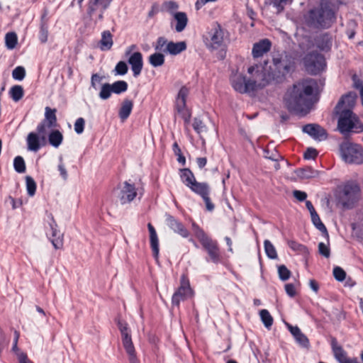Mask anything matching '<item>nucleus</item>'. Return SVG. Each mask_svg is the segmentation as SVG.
Segmentation results:
<instances>
[{"label":"nucleus","instance_id":"obj_49","mask_svg":"<svg viewBox=\"0 0 363 363\" xmlns=\"http://www.w3.org/2000/svg\"><path fill=\"white\" fill-rule=\"evenodd\" d=\"M279 277L281 281H286L291 277V271L285 265L278 267Z\"/></svg>","mask_w":363,"mask_h":363},{"label":"nucleus","instance_id":"obj_59","mask_svg":"<svg viewBox=\"0 0 363 363\" xmlns=\"http://www.w3.org/2000/svg\"><path fill=\"white\" fill-rule=\"evenodd\" d=\"M117 325L122 335L125 334H130L129 328L126 322L118 319L117 321Z\"/></svg>","mask_w":363,"mask_h":363},{"label":"nucleus","instance_id":"obj_36","mask_svg":"<svg viewBox=\"0 0 363 363\" xmlns=\"http://www.w3.org/2000/svg\"><path fill=\"white\" fill-rule=\"evenodd\" d=\"M311 217L313 224L322 233L323 235L328 240L329 235L327 228L321 221L318 214L317 213H313V214L311 215Z\"/></svg>","mask_w":363,"mask_h":363},{"label":"nucleus","instance_id":"obj_46","mask_svg":"<svg viewBox=\"0 0 363 363\" xmlns=\"http://www.w3.org/2000/svg\"><path fill=\"white\" fill-rule=\"evenodd\" d=\"M26 190L28 196H33L36 191V183L35 180L30 176H26Z\"/></svg>","mask_w":363,"mask_h":363},{"label":"nucleus","instance_id":"obj_1","mask_svg":"<svg viewBox=\"0 0 363 363\" xmlns=\"http://www.w3.org/2000/svg\"><path fill=\"white\" fill-rule=\"evenodd\" d=\"M315 84L313 79H304L295 83L287 90L284 101L289 111L303 115L309 113L313 105Z\"/></svg>","mask_w":363,"mask_h":363},{"label":"nucleus","instance_id":"obj_57","mask_svg":"<svg viewBox=\"0 0 363 363\" xmlns=\"http://www.w3.org/2000/svg\"><path fill=\"white\" fill-rule=\"evenodd\" d=\"M167 40L164 37H159L157 40L156 45L155 46V50L159 52L163 51L166 52V49H163L164 46L167 47Z\"/></svg>","mask_w":363,"mask_h":363},{"label":"nucleus","instance_id":"obj_42","mask_svg":"<svg viewBox=\"0 0 363 363\" xmlns=\"http://www.w3.org/2000/svg\"><path fill=\"white\" fill-rule=\"evenodd\" d=\"M259 315L264 325L267 328H271L273 324V318L270 315L269 312L266 309H262L259 311Z\"/></svg>","mask_w":363,"mask_h":363},{"label":"nucleus","instance_id":"obj_54","mask_svg":"<svg viewBox=\"0 0 363 363\" xmlns=\"http://www.w3.org/2000/svg\"><path fill=\"white\" fill-rule=\"evenodd\" d=\"M333 276L337 281H342L346 277V273L340 267H335L333 269Z\"/></svg>","mask_w":363,"mask_h":363},{"label":"nucleus","instance_id":"obj_25","mask_svg":"<svg viewBox=\"0 0 363 363\" xmlns=\"http://www.w3.org/2000/svg\"><path fill=\"white\" fill-rule=\"evenodd\" d=\"M315 43L318 48L324 52H328L332 47V38L328 33L318 35L315 39Z\"/></svg>","mask_w":363,"mask_h":363},{"label":"nucleus","instance_id":"obj_5","mask_svg":"<svg viewBox=\"0 0 363 363\" xmlns=\"http://www.w3.org/2000/svg\"><path fill=\"white\" fill-rule=\"evenodd\" d=\"M273 67H269L274 83H281L286 79V75L294 69L295 62L291 55L284 53H278L273 56Z\"/></svg>","mask_w":363,"mask_h":363},{"label":"nucleus","instance_id":"obj_12","mask_svg":"<svg viewBox=\"0 0 363 363\" xmlns=\"http://www.w3.org/2000/svg\"><path fill=\"white\" fill-rule=\"evenodd\" d=\"M137 196V189L134 184L125 181L118 186L117 199L122 205L130 203Z\"/></svg>","mask_w":363,"mask_h":363},{"label":"nucleus","instance_id":"obj_14","mask_svg":"<svg viewBox=\"0 0 363 363\" xmlns=\"http://www.w3.org/2000/svg\"><path fill=\"white\" fill-rule=\"evenodd\" d=\"M188 94L189 89L184 86H182L178 93L175 105L177 112L181 114L185 123H189L191 118V113L186 107V99Z\"/></svg>","mask_w":363,"mask_h":363},{"label":"nucleus","instance_id":"obj_39","mask_svg":"<svg viewBox=\"0 0 363 363\" xmlns=\"http://www.w3.org/2000/svg\"><path fill=\"white\" fill-rule=\"evenodd\" d=\"M113 93L120 94L128 90V83L123 80H118L111 84Z\"/></svg>","mask_w":363,"mask_h":363},{"label":"nucleus","instance_id":"obj_47","mask_svg":"<svg viewBox=\"0 0 363 363\" xmlns=\"http://www.w3.org/2000/svg\"><path fill=\"white\" fill-rule=\"evenodd\" d=\"M112 92L111 84L106 83L101 86L99 96L101 99L106 100L110 98Z\"/></svg>","mask_w":363,"mask_h":363},{"label":"nucleus","instance_id":"obj_23","mask_svg":"<svg viewBox=\"0 0 363 363\" xmlns=\"http://www.w3.org/2000/svg\"><path fill=\"white\" fill-rule=\"evenodd\" d=\"M131 66V69L135 77H138L143 67V55L140 52H133L128 60Z\"/></svg>","mask_w":363,"mask_h":363},{"label":"nucleus","instance_id":"obj_52","mask_svg":"<svg viewBox=\"0 0 363 363\" xmlns=\"http://www.w3.org/2000/svg\"><path fill=\"white\" fill-rule=\"evenodd\" d=\"M264 157L272 161H278L281 158V155L276 150L270 151L268 149L264 150Z\"/></svg>","mask_w":363,"mask_h":363},{"label":"nucleus","instance_id":"obj_40","mask_svg":"<svg viewBox=\"0 0 363 363\" xmlns=\"http://www.w3.org/2000/svg\"><path fill=\"white\" fill-rule=\"evenodd\" d=\"M46 16V13L42 16L40 30L39 33V40L42 43H45L48 40V30L46 21L44 20Z\"/></svg>","mask_w":363,"mask_h":363},{"label":"nucleus","instance_id":"obj_51","mask_svg":"<svg viewBox=\"0 0 363 363\" xmlns=\"http://www.w3.org/2000/svg\"><path fill=\"white\" fill-rule=\"evenodd\" d=\"M163 6L166 11L169 12L172 16L177 13V10L179 8V5L174 1H167L163 3Z\"/></svg>","mask_w":363,"mask_h":363},{"label":"nucleus","instance_id":"obj_24","mask_svg":"<svg viewBox=\"0 0 363 363\" xmlns=\"http://www.w3.org/2000/svg\"><path fill=\"white\" fill-rule=\"evenodd\" d=\"M172 20L170 23L173 26L175 23L174 29L177 33L182 32L186 27L188 23V17L185 12L179 11L172 15Z\"/></svg>","mask_w":363,"mask_h":363},{"label":"nucleus","instance_id":"obj_31","mask_svg":"<svg viewBox=\"0 0 363 363\" xmlns=\"http://www.w3.org/2000/svg\"><path fill=\"white\" fill-rule=\"evenodd\" d=\"M186 49V44L184 41L169 42L167 44L166 52L172 55H177Z\"/></svg>","mask_w":363,"mask_h":363},{"label":"nucleus","instance_id":"obj_27","mask_svg":"<svg viewBox=\"0 0 363 363\" xmlns=\"http://www.w3.org/2000/svg\"><path fill=\"white\" fill-rule=\"evenodd\" d=\"M210 191H211V188H210L208 184H206L204 186H203L201 189H200L195 194L200 196L203 199V200L206 204V208L207 211H212L214 209L215 206L211 201V199L209 196Z\"/></svg>","mask_w":363,"mask_h":363},{"label":"nucleus","instance_id":"obj_28","mask_svg":"<svg viewBox=\"0 0 363 363\" xmlns=\"http://www.w3.org/2000/svg\"><path fill=\"white\" fill-rule=\"evenodd\" d=\"M210 191H211V188H210L208 184H206L204 186H203L201 189H200L195 194L200 196L203 199V200L206 204V208L207 211H212L214 209L215 206L211 201V199L209 196Z\"/></svg>","mask_w":363,"mask_h":363},{"label":"nucleus","instance_id":"obj_21","mask_svg":"<svg viewBox=\"0 0 363 363\" xmlns=\"http://www.w3.org/2000/svg\"><path fill=\"white\" fill-rule=\"evenodd\" d=\"M271 47L272 43L269 39L260 40L253 45L252 55L254 58L261 57L270 50Z\"/></svg>","mask_w":363,"mask_h":363},{"label":"nucleus","instance_id":"obj_34","mask_svg":"<svg viewBox=\"0 0 363 363\" xmlns=\"http://www.w3.org/2000/svg\"><path fill=\"white\" fill-rule=\"evenodd\" d=\"M112 0H89L87 13L92 16L94 12L96 10L97 5H101L104 10H106L110 5Z\"/></svg>","mask_w":363,"mask_h":363},{"label":"nucleus","instance_id":"obj_50","mask_svg":"<svg viewBox=\"0 0 363 363\" xmlns=\"http://www.w3.org/2000/svg\"><path fill=\"white\" fill-rule=\"evenodd\" d=\"M26 76V70L23 67H16L12 72V77L14 79L21 81Z\"/></svg>","mask_w":363,"mask_h":363},{"label":"nucleus","instance_id":"obj_63","mask_svg":"<svg viewBox=\"0 0 363 363\" xmlns=\"http://www.w3.org/2000/svg\"><path fill=\"white\" fill-rule=\"evenodd\" d=\"M58 170L63 179L66 180L68 177V174L66 170L65 166L63 163L62 157H60V163L58 164Z\"/></svg>","mask_w":363,"mask_h":363},{"label":"nucleus","instance_id":"obj_44","mask_svg":"<svg viewBox=\"0 0 363 363\" xmlns=\"http://www.w3.org/2000/svg\"><path fill=\"white\" fill-rule=\"evenodd\" d=\"M192 126L194 130L200 135L208 131L206 125L199 118H194Z\"/></svg>","mask_w":363,"mask_h":363},{"label":"nucleus","instance_id":"obj_13","mask_svg":"<svg viewBox=\"0 0 363 363\" xmlns=\"http://www.w3.org/2000/svg\"><path fill=\"white\" fill-rule=\"evenodd\" d=\"M45 111V118L38 125L36 128L39 134H45L47 128H54L57 126V110L47 106Z\"/></svg>","mask_w":363,"mask_h":363},{"label":"nucleus","instance_id":"obj_55","mask_svg":"<svg viewBox=\"0 0 363 363\" xmlns=\"http://www.w3.org/2000/svg\"><path fill=\"white\" fill-rule=\"evenodd\" d=\"M128 66L123 61H120L117 63L115 67V71L117 74L124 75L128 72Z\"/></svg>","mask_w":363,"mask_h":363},{"label":"nucleus","instance_id":"obj_61","mask_svg":"<svg viewBox=\"0 0 363 363\" xmlns=\"http://www.w3.org/2000/svg\"><path fill=\"white\" fill-rule=\"evenodd\" d=\"M288 245L294 251L298 252H302L306 248L303 245H301L294 240H289Z\"/></svg>","mask_w":363,"mask_h":363},{"label":"nucleus","instance_id":"obj_15","mask_svg":"<svg viewBox=\"0 0 363 363\" xmlns=\"http://www.w3.org/2000/svg\"><path fill=\"white\" fill-rule=\"evenodd\" d=\"M179 171L182 182L194 193L198 191L207 184L206 182H197L194 173L189 168L181 169Z\"/></svg>","mask_w":363,"mask_h":363},{"label":"nucleus","instance_id":"obj_20","mask_svg":"<svg viewBox=\"0 0 363 363\" xmlns=\"http://www.w3.org/2000/svg\"><path fill=\"white\" fill-rule=\"evenodd\" d=\"M50 222L49 223L51 237L50 238L53 247L56 249H61L63 246V235L57 229V224L52 214L50 215Z\"/></svg>","mask_w":363,"mask_h":363},{"label":"nucleus","instance_id":"obj_17","mask_svg":"<svg viewBox=\"0 0 363 363\" xmlns=\"http://www.w3.org/2000/svg\"><path fill=\"white\" fill-rule=\"evenodd\" d=\"M302 130L313 139L321 141L328 138L326 130L318 124L309 123L303 126Z\"/></svg>","mask_w":363,"mask_h":363},{"label":"nucleus","instance_id":"obj_16","mask_svg":"<svg viewBox=\"0 0 363 363\" xmlns=\"http://www.w3.org/2000/svg\"><path fill=\"white\" fill-rule=\"evenodd\" d=\"M230 84L233 88L240 94L250 93L252 91V86L250 85L249 79L239 73L234 74L231 76Z\"/></svg>","mask_w":363,"mask_h":363},{"label":"nucleus","instance_id":"obj_6","mask_svg":"<svg viewBox=\"0 0 363 363\" xmlns=\"http://www.w3.org/2000/svg\"><path fill=\"white\" fill-rule=\"evenodd\" d=\"M192 230L195 237L199 240L203 248L207 252L209 259L206 258V261L211 260L215 264L220 262L221 256L218 242L210 238L204 230L195 222L191 224Z\"/></svg>","mask_w":363,"mask_h":363},{"label":"nucleus","instance_id":"obj_10","mask_svg":"<svg viewBox=\"0 0 363 363\" xmlns=\"http://www.w3.org/2000/svg\"><path fill=\"white\" fill-rule=\"evenodd\" d=\"M193 294L194 291L191 288L188 277L186 274H182L180 277V285L172 297V306L179 308L181 301L191 298Z\"/></svg>","mask_w":363,"mask_h":363},{"label":"nucleus","instance_id":"obj_45","mask_svg":"<svg viewBox=\"0 0 363 363\" xmlns=\"http://www.w3.org/2000/svg\"><path fill=\"white\" fill-rule=\"evenodd\" d=\"M13 167L18 173H24L26 172V164L21 156H17L13 160Z\"/></svg>","mask_w":363,"mask_h":363},{"label":"nucleus","instance_id":"obj_53","mask_svg":"<svg viewBox=\"0 0 363 363\" xmlns=\"http://www.w3.org/2000/svg\"><path fill=\"white\" fill-rule=\"evenodd\" d=\"M294 339L301 347L304 348H308L310 347L308 338L302 332Z\"/></svg>","mask_w":363,"mask_h":363},{"label":"nucleus","instance_id":"obj_22","mask_svg":"<svg viewBox=\"0 0 363 363\" xmlns=\"http://www.w3.org/2000/svg\"><path fill=\"white\" fill-rule=\"evenodd\" d=\"M357 99L356 93L350 91L343 95L336 105L335 110L350 109L352 111Z\"/></svg>","mask_w":363,"mask_h":363},{"label":"nucleus","instance_id":"obj_58","mask_svg":"<svg viewBox=\"0 0 363 363\" xmlns=\"http://www.w3.org/2000/svg\"><path fill=\"white\" fill-rule=\"evenodd\" d=\"M117 325L122 335L125 334H130L129 328L126 322L118 319L117 321Z\"/></svg>","mask_w":363,"mask_h":363},{"label":"nucleus","instance_id":"obj_4","mask_svg":"<svg viewBox=\"0 0 363 363\" xmlns=\"http://www.w3.org/2000/svg\"><path fill=\"white\" fill-rule=\"evenodd\" d=\"M360 196L361 189L358 183L355 181L350 180L339 187L337 200L338 203L342 206L343 208L351 209L359 201Z\"/></svg>","mask_w":363,"mask_h":363},{"label":"nucleus","instance_id":"obj_43","mask_svg":"<svg viewBox=\"0 0 363 363\" xmlns=\"http://www.w3.org/2000/svg\"><path fill=\"white\" fill-rule=\"evenodd\" d=\"M264 250L267 257L270 259H274L277 258V253L274 246L272 243L268 240H265L264 242Z\"/></svg>","mask_w":363,"mask_h":363},{"label":"nucleus","instance_id":"obj_62","mask_svg":"<svg viewBox=\"0 0 363 363\" xmlns=\"http://www.w3.org/2000/svg\"><path fill=\"white\" fill-rule=\"evenodd\" d=\"M318 155V152L315 149L312 147L307 148L304 152L303 157L306 160H314Z\"/></svg>","mask_w":363,"mask_h":363},{"label":"nucleus","instance_id":"obj_37","mask_svg":"<svg viewBox=\"0 0 363 363\" xmlns=\"http://www.w3.org/2000/svg\"><path fill=\"white\" fill-rule=\"evenodd\" d=\"M122 342L125 352L128 355L135 353V350L132 341L130 334H125V335H122Z\"/></svg>","mask_w":363,"mask_h":363},{"label":"nucleus","instance_id":"obj_7","mask_svg":"<svg viewBox=\"0 0 363 363\" xmlns=\"http://www.w3.org/2000/svg\"><path fill=\"white\" fill-rule=\"evenodd\" d=\"M247 72L251 75L249 82L252 86V91L262 89L270 83L274 82V78L271 72L262 66L257 65L251 66L248 68Z\"/></svg>","mask_w":363,"mask_h":363},{"label":"nucleus","instance_id":"obj_9","mask_svg":"<svg viewBox=\"0 0 363 363\" xmlns=\"http://www.w3.org/2000/svg\"><path fill=\"white\" fill-rule=\"evenodd\" d=\"M303 62L307 72L313 75L319 74L325 67L324 56L317 51L307 53L303 57Z\"/></svg>","mask_w":363,"mask_h":363},{"label":"nucleus","instance_id":"obj_33","mask_svg":"<svg viewBox=\"0 0 363 363\" xmlns=\"http://www.w3.org/2000/svg\"><path fill=\"white\" fill-rule=\"evenodd\" d=\"M101 50H109L113 44V35L109 30H105L101 33V39L99 43Z\"/></svg>","mask_w":363,"mask_h":363},{"label":"nucleus","instance_id":"obj_56","mask_svg":"<svg viewBox=\"0 0 363 363\" xmlns=\"http://www.w3.org/2000/svg\"><path fill=\"white\" fill-rule=\"evenodd\" d=\"M85 121L83 118H78L74 123V131L77 134H82L84 132Z\"/></svg>","mask_w":363,"mask_h":363},{"label":"nucleus","instance_id":"obj_11","mask_svg":"<svg viewBox=\"0 0 363 363\" xmlns=\"http://www.w3.org/2000/svg\"><path fill=\"white\" fill-rule=\"evenodd\" d=\"M206 44L213 50H217L224 45V30L219 24L214 25L207 33Z\"/></svg>","mask_w":363,"mask_h":363},{"label":"nucleus","instance_id":"obj_18","mask_svg":"<svg viewBox=\"0 0 363 363\" xmlns=\"http://www.w3.org/2000/svg\"><path fill=\"white\" fill-rule=\"evenodd\" d=\"M166 224L175 233L179 234L182 238H186L189 236V231L184 226V225L174 216L167 214L166 215Z\"/></svg>","mask_w":363,"mask_h":363},{"label":"nucleus","instance_id":"obj_26","mask_svg":"<svg viewBox=\"0 0 363 363\" xmlns=\"http://www.w3.org/2000/svg\"><path fill=\"white\" fill-rule=\"evenodd\" d=\"M147 228L150 233V242L152 255L155 259H157L159 256V239L157 232L151 223L147 224Z\"/></svg>","mask_w":363,"mask_h":363},{"label":"nucleus","instance_id":"obj_64","mask_svg":"<svg viewBox=\"0 0 363 363\" xmlns=\"http://www.w3.org/2000/svg\"><path fill=\"white\" fill-rule=\"evenodd\" d=\"M285 291L287 295L291 298L294 297L296 296V291L295 286L293 284H286L285 285Z\"/></svg>","mask_w":363,"mask_h":363},{"label":"nucleus","instance_id":"obj_2","mask_svg":"<svg viewBox=\"0 0 363 363\" xmlns=\"http://www.w3.org/2000/svg\"><path fill=\"white\" fill-rule=\"evenodd\" d=\"M335 20L330 0H320L319 6L311 9L306 16V24L314 28H329Z\"/></svg>","mask_w":363,"mask_h":363},{"label":"nucleus","instance_id":"obj_48","mask_svg":"<svg viewBox=\"0 0 363 363\" xmlns=\"http://www.w3.org/2000/svg\"><path fill=\"white\" fill-rule=\"evenodd\" d=\"M6 45L9 49H13L17 44V35L15 33H8L5 38Z\"/></svg>","mask_w":363,"mask_h":363},{"label":"nucleus","instance_id":"obj_3","mask_svg":"<svg viewBox=\"0 0 363 363\" xmlns=\"http://www.w3.org/2000/svg\"><path fill=\"white\" fill-rule=\"evenodd\" d=\"M337 116V129L345 136L351 133H359L363 131V124L352 110H335Z\"/></svg>","mask_w":363,"mask_h":363},{"label":"nucleus","instance_id":"obj_30","mask_svg":"<svg viewBox=\"0 0 363 363\" xmlns=\"http://www.w3.org/2000/svg\"><path fill=\"white\" fill-rule=\"evenodd\" d=\"M331 347L335 358L339 363H343L348 357L347 352L342 346L337 345L336 338H333L331 341Z\"/></svg>","mask_w":363,"mask_h":363},{"label":"nucleus","instance_id":"obj_38","mask_svg":"<svg viewBox=\"0 0 363 363\" xmlns=\"http://www.w3.org/2000/svg\"><path fill=\"white\" fill-rule=\"evenodd\" d=\"M149 62L154 67H160L164 63V56L160 52H155L149 57Z\"/></svg>","mask_w":363,"mask_h":363},{"label":"nucleus","instance_id":"obj_41","mask_svg":"<svg viewBox=\"0 0 363 363\" xmlns=\"http://www.w3.org/2000/svg\"><path fill=\"white\" fill-rule=\"evenodd\" d=\"M9 93L12 99L17 102L23 98L24 91L21 85H14L11 88Z\"/></svg>","mask_w":363,"mask_h":363},{"label":"nucleus","instance_id":"obj_60","mask_svg":"<svg viewBox=\"0 0 363 363\" xmlns=\"http://www.w3.org/2000/svg\"><path fill=\"white\" fill-rule=\"evenodd\" d=\"M318 252L321 255L326 258H328L330 255V248L323 242H320L318 244Z\"/></svg>","mask_w":363,"mask_h":363},{"label":"nucleus","instance_id":"obj_32","mask_svg":"<svg viewBox=\"0 0 363 363\" xmlns=\"http://www.w3.org/2000/svg\"><path fill=\"white\" fill-rule=\"evenodd\" d=\"M63 138L62 133L57 129L52 130L48 136L49 144L55 148L62 144Z\"/></svg>","mask_w":363,"mask_h":363},{"label":"nucleus","instance_id":"obj_8","mask_svg":"<svg viewBox=\"0 0 363 363\" xmlns=\"http://www.w3.org/2000/svg\"><path fill=\"white\" fill-rule=\"evenodd\" d=\"M339 151L345 162L356 164L363 163V148L360 145L344 141L340 145Z\"/></svg>","mask_w":363,"mask_h":363},{"label":"nucleus","instance_id":"obj_19","mask_svg":"<svg viewBox=\"0 0 363 363\" xmlns=\"http://www.w3.org/2000/svg\"><path fill=\"white\" fill-rule=\"evenodd\" d=\"M45 134H39L38 132L28 133L26 142L28 150L33 152H38L40 147L45 144Z\"/></svg>","mask_w":363,"mask_h":363},{"label":"nucleus","instance_id":"obj_35","mask_svg":"<svg viewBox=\"0 0 363 363\" xmlns=\"http://www.w3.org/2000/svg\"><path fill=\"white\" fill-rule=\"evenodd\" d=\"M296 175L301 179H312L318 175V172L311 167L298 169L296 170Z\"/></svg>","mask_w":363,"mask_h":363},{"label":"nucleus","instance_id":"obj_29","mask_svg":"<svg viewBox=\"0 0 363 363\" xmlns=\"http://www.w3.org/2000/svg\"><path fill=\"white\" fill-rule=\"evenodd\" d=\"M133 108V102L132 100L125 99L118 111V116L121 121H125L130 115Z\"/></svg>","mask_w":363,"mask_h":363}]
</instances>
